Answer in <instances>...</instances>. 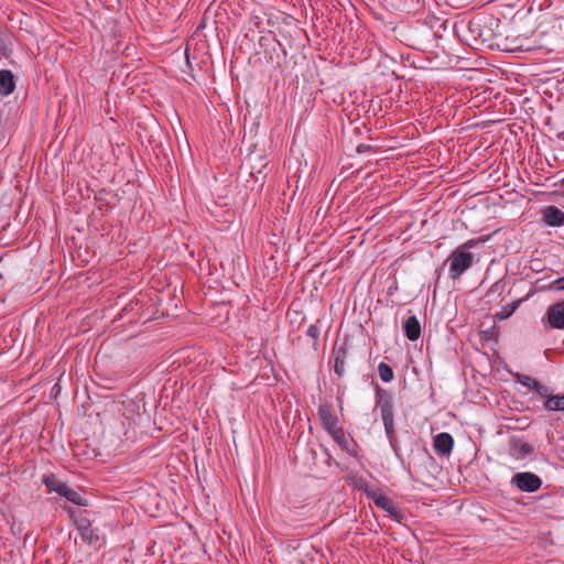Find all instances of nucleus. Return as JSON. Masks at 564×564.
<instances>
[{"label": "nucleus", "mask_w": 564, "mask_h": 564, "mask_svg": "<svg viewBox=\"0 0 564 564\" xmlns=\"http://www.w3.org/2000/svg\"><path fill=\"white\" fill-rule=\"evenodd\" d=\"M516 381L518 383H520L521 386H523L530 390H533V388L535 387V384L539 380H536L535 378L528 376V375L517 373Z\"/></svg>", "instance_id": "nucleus-19"}, {"label": "nucleus", "mask_w": 564, "mask_h": 564, "mask_svg": "<svg viewBox=\"0 0 564 564\" xmlns=\"http://www.w3.org/2000/svg\"><path fill=\"white\" fill-rule=\"evenodd\" d=\"M514 310H516V307L513 306L510 311L499 314V317L501 319L507 318L513 313Z\"/></svg>", "instance_id": "nucleus-26"}, {"label": "nucleus", "mask_w": 564, "mask_h": 564, "mask_svg": "<svg viewBox=\"0 0 564 564\" xmlns=\"http://www.w3.org/2000/svg\"><path fill=\"white\" fill-rule=\"evenodd\" d=\"M371 499L373 501V503L384 510L386 512H388L389 514L391 516H397L398 514V510L393 503V501L387 497L386 495H382V494H373L371 496Z\"/></svg>", "instance_id": "nucleus-14"}, {"label": "nucleus", "mask_w": 564, "mask_h": 564, "mask_svg": "<svg viewBox=\"0 0 564 564\" xmlns=\"http://www.w3.org/2000/svg\"><path fill=\"white\" fill-rule=\"evenodd\" d=\"M403 329L406 338L411 341L417 340L421 336V325L417 317L414 315L404 321Z\"/></svg>", "instance_id": "nucleus-10"}, {"label": "nucleus", "mask_w": 564, "mask_h": 564, "mask_svg": "<svg viewBox=\"0 0 564 564\" xmlns=\"http://www.w3.org/2000/svg\"><path fill=\"white\" fill-rule=\"evenodd\" d=\"M467 29L471 39L477 43H486L491 37V29L484 25L481 18H473L469 20Z\"/></svg>", "instance_id": "nucleus-4"}, {"label": "nucleus", "mask_w": 564, "mask_h": 564, "mask_svg": "<svg viewBox=\"0 0 564 564\" xmlns=\"http://www.w3.org/2000/svg\"><path fill=\"white\" fill-rule=\"evenodd\" d=\"M62 497L66 498L68 501L73 502L74 505L80 506V507H88L89 502L88 499L83 496L80 492L69 488L66 486L64 491L61 495Z\"/></svg>", "instance_id": "nucleus-15"}, {"label": "nucleus", "mask_w": 564, "mask_h": 564, "mask_svg": "<svg viewBox=\"0 0 564 564\" xmlns=\"http://www.w3.org/2000/svg\"><path fill=\"white\" fill-rule=\"evenodd\" d=\"M67 513L79 533L87 531V529L91 525V521L87 517V511L68 508Z\"/></svg>", "instance_id": "nucleus-9"}, {"label": "nucleus", "mask_w": 564, "mask_h": 564, "mask_svg": "<svg viewBox=\"0 0 564 564\" xmlns=\"http://www.w3.org/2000/svg\"><path fill=\"white\" fill-rule=\"evenodd\" d=\"M79 535L84 543L88 544L96 551L106 545V535L100 533L99 529L93 528V525H90L87 531L79 533Z\"/></svg>", "instance_id": "nucleus-6"}, {"label": "nucleus", "mask_w": 564, "mask_h": 564, "mask_svg": "<svg viewBox=\"0 0 564 564\" xmlns=\"http://www.w3.org/2000/svg\"><path fill=\"white\" fill-rule=\"evenodd\" d=\"M553 285L558 291L564 290V276L558 278L555 281H553Z\"/></svg>", "instance_id": "nucleus-25"}, {"label": "nucleus", "mask_w": 564, "mask_h": 564, "mask_svg": "<svg viewBox=\"0 0 564 564\" xmlns=\"http://www.w3.org/2000/svg\"><path fill=\"white\" fill-rule=\"evenodd\" d=\"M536 394H539L541 398H544L545 400L552 395L550 392L549 387L543 384L542 382L538 381L533 390Z\"/></svg>", "instance_id": "nucleus-23"}, {"label": "nucleus", "mask_w": 564, "mask_h": 564, "mask_svg": "<svg viewBox=\"0 0 564 564\" xmlns=\"http://www.w3.org/2000/svg\"><path fill=\"white\" fill-rule=\"evenodd\" d=\"M378 373L383 382H390L393 379L392 368L383 361H381L378 366Z\"/></svg>", "instance_id": "nucleus-18"}, {"label": "nucleus", "mask_w": 564, "mask_h": 564, "mask_svg": "<svg viewBox=\"0 0 564 564\" xmlns=\"http://www.w3.org/2000/svg\"><path fill=\"white\" fill-rule=\"evenodd\" d=\"M453 446L454 438L449 433L442 432L434 436L433 447L438 455L448 456L453 451Z\"/></svg>", "instance_id": "nucleus-8"}, {"label": "nucleus", "mask_w": 564, "mask_h": 564, "mask_svg": "<svg viewBox=\"0 0 564 564\" xmlns=\"http://www.w3.org/2000/svg\"><path fill=\"white\" fill-rule=\"evenodd\" d=\"M15 88L14 77L11 70H0V95L9 96Z\"/></svg>", "instance_id": "nucleus-13"}, {"label": "nucleus", "mask_w": 564, "mask_h": 564, "mask_svg": "<svg viewBox=\"0 0 564 564\" xmlns=\"http://www.w3.org/2000/svg\"><path fill=\"white\" fill-rule=\"evenodd\" d=\"M376 408L380 409L387 438L392 451L399 457V443L394 430L393 400L391 394L380 386L376 387Z\"/></svg>", "instance_id": "nucleus-1"}, {"label": "nucleus", "mask_w": 564, "mask_h": 564, "mask_svg": "<svg viewBox=\"0 0 564 564\" xmlns=\"http://www.w3.org/2000/svg\"><path fill=\"white\" fill-rule=\"evenodd\" d=\"M317 414H318L321 424L326 432H329L332 430L335 431V429L339 426L338 417H337L332 404H329V403L321 404L318 406Z\"/></svg>", "instance_id": "nucleus-5"}, {"label": "nucleus", "mask_w": 564, "mask_h": 564, "mask_svg": "<svg viewBox=\"0 0 564 564\" xmlns=\"http://www.w3.org/2000/svg\"><path fill=\"white\" fill-rule=\"evenodd\" d=\"M513 451L518 457H525L532 453V447L528 443H520L514 445Z\"/></svg>", "instance_id": "nucleus-22"}, {"label": "nucleus", "mask_w": 564, "mask_h": 564, "mask_svg": "<svg viewBox=\"0 0 564 564\" xmlns=\"http://www.w3.org/2000/svg\"><path fill=\"white\" fill-rule=\"evenodd\" d=\"M479 243L477 239H469L463 245L458 246L447 258L448 275L451 279L456 280L463 275L474 264V254L470 249Z\"/></svg>", "instance_id": "nucleus-2"}, {"label": "nucleus", "mask_w": 564, "mask_h": 564, "mask_svg": "<svg viewBox=\"0 0 564 564\" xmlns=\"http://www.w3.org/2000/svg\"><path fill=\"white\" fill-rule=\"evenodd\" d=\"M42 482L48 488L51 492L54 491L59 496L67 486L65 482L58 480V478L54 474L44 476Z\"/></svg>", "instance_id": "nucleus-16"}, {"label": "nucleus", "mask_w": 564, "mask_h": 564, "mask_svg": "<svg viewBox=\"0 0 564 564\" xmlns=\"http://www.w3.org/2000/svg\"><path fill=\"white\" fill-rule=\"evenodd\" d=\"M424 454H425V456H426L431 462H433V463H434V458H433L429 453H424Z\"/></svg>", "instance_id": "nucleus-28"}, {"label": "nucleus", "mask_w": 564, "mask_h": 564, "mask_svg": "<svg viewBox=\"0 0 564 564\" xmlns=\"http://www.w3.org/2000/svg\"><path fill=\"white\" fill-rule=\"evenodd\" d=\"M547 323L553 329H564V301L551 305L546 312Z\"/></svg>", "instance_id": "nucleus-7"}, {"label": "nucleus", "mask_w": 564, "mask_h": 564, "mask_svg": "<svg viewBox=\"0 0 564 564\" xmlns=\"http://www.w3.org/2000/svg\"><path fill=\"white\" fill-rule=\"evenodd\" d=\"M560 137H561V138H564V133H560Z\"/></svg>", "instance_id": "nucleus-29"}, {"label": "nucleus", "mask_w": 564, "mask_h": 564, "mask_svg": "<svg viewBox=\"0 0 564 564\" xmlns=\"http://www.w3.org/2000/svg\"><path fill=\"white\" fill-rule=\"evenodd\" d=\"M546 411H564V394H552L543 404Z\"/></svg>", "instance_id": "nucleus-17"}, {"label": "nucleus", "mask_w": 564, "mask_h": 564, "mask_svg": "<svg viewBox=\"0 0 564 564\" xmlns=\"http://www.w3.org/2000/svg\"><path fill=\"white\" fill-rule=\"evenodd\" d=\"M560 137H561V138H564V133H560Z\"/></svg>", "instance_id": "nucleus-30"}, {"label": "nucleus", "mask_w": 564, "mask_h": 564, "mask_svg": "<svg viewBox=\"0 0 564 564\" xmlns=\"http://www.w3.org/2000/svg\"><path fill=\"white\" fill-rule=\"evenodd\" d=\"M333 438L334 441L340 445L341 447H345L346 444H347V438L344 434V431L340 426L336 427L335 431L332 430L329 432H327Z\"/></svg>", "instance_id": "nucleus-20"}, {"label": "nucleus", "mask_w": 564, "mask_h": 564, "mask_svg": "<svg viewBox=\"0 0 564 564\" xmlns=\"http://www.w3.org/2000/svg\"><path fill=\"white\" fill-rule=\"evenodd\" d=\"M544 221L552 227L564 225V213L555 206H549L543 214Z\"/></svg>", "instance_id": "nucleus-11"}, {"label": "nucleus", "mask_w": 564, "mask_h": 564, "mask_svg": "<svg viewBox=\"0 0 564 564\" xmlns=\"http://www.w3.org/2000/svg\"><path fill=\"white\" fill-rule=\"evenodd\" d=\"M505 286H506L505 282H502L501 280H500V281H497V282H496V283H494V284L491 285V288L489 289V291H488V295H489V296H490V295H494V294H498V295H500V294L503 292Z\"/></svg>", "instance_id": "nucleus-24"}, {"label": "nucleus", "mask_w": 564, "mask_h": 564, "mask_svg": "<svg viewBox=\"0 0 564 564\" xmlns=\"http://www.w3.org/2000/svg\"><path fill=\"white\" fill-rule=\"evenodd\" d=\"M319 334H321V332L316 324H312L306 330V335L310 336L311 338H313V340H314L313 348L315 350H317V348H318Z\"/></svg>", "instance_id": "nucleus-21"}, {"label": "nucleus", "mask_w": 564, "mask_h": 564, "mask_svg": "<svg viewBox=\"0 0 564 564\" xmlns=\"http://www.w3.org/2000/svg\"><path fill=\"white\" fill-rule=\"evenodd\" d=\"M4 51H6V46L2 42V40L0 39V54H2Z\"/></svg>", "instance_id": "nucleus-27"}, {"label": "nucleus", "mask_w": 564, "mask_h": 564, "mask_svg": "<svg viewBox=\"0 0 564 564\" xmlns=\"http://www.w3.org/2000/svg\"><path fill=\"white\" fill-rule=\"evenodd\" d=\"M562 185L564 186V178L562 180Z\"/></svg>", "instance_id": "nucleus-31"}, {"label": "nucleus", "mask_w": 564, "mask_h": 564, "mask_svg": "<svg viewBox=\"0 0 564 564\" xmlns=\"http://www.w3.org/2000/svg\"><path fill=\"white\" fill-rule=\"evenodd\" d=\"M511 484L517 486L520 491L535 492L541 488L542 479L531 471H521L512 476Z\"/></svg>", "instance_id": "nucleus-3"}, {"label": "nucleus", "mask_w": 564, "mask_h": 564, "mask_svg": "<svg viewBox=\"0 0 564 564\" xmlns=\"http://www.w3.org/2000/svg\"><path fill=\"white\" fill-rule=\"evenodd\" d=\"M346 358H347V348L345 345L334 349V351H333L334 372L338 377H343L345 373Z\"/></svg>", "instance_id": "nucleus-12"}]
</instances>
